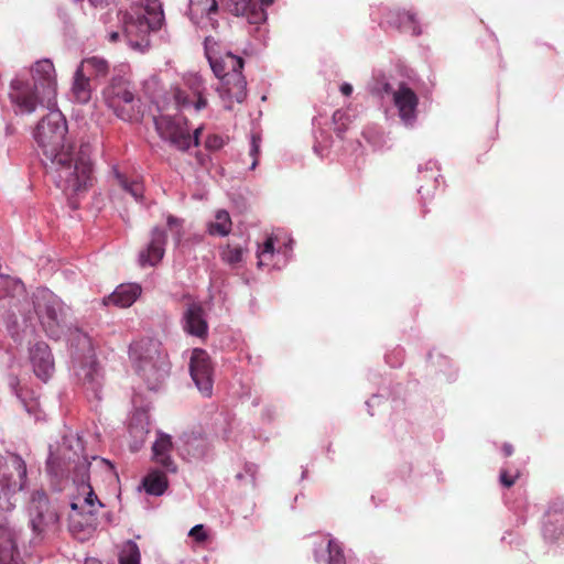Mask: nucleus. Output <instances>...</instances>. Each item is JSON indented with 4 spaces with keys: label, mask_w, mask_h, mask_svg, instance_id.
<instances>
[{
    "label": "nucleus",
    "mask_w": 564,
    "mask_h": 564,
    "mask_svg": "<svg viewBox=\"0 0 564 564\" xmlns=\"http://www.w3.org/2000/svg\"><path fill=\"white\" fill-rule=\"evenodd\" d=\"M169 481L165 473L151 469L142 480V487L151 496H162L167 489Z\"/></svg>",
    "instance_id": "7c9ffc66"
},
{
    "label": "nucleus",
    "mask_w": 564,
    "mask_h": 564,
    "mask_svg": "<svg viewBox=\"0 0 564 564\" xmlns=\"http://www.w3.org/2000/svg\"><path fill=\"white\" fill-rule=\"evenodd\" d=\"M184 330L198 338H205L208 333V325L205 319L204 311L197 303L189 304L183 313Z\"/></svg>",
    "instance_id": "4be33fe9"
},
{
    "label": "nucleus",
    "mask_w": 564,
    "mask_h": 564,
    "mask_svg": "<svg viewBox=\"0 0 564 564\" xmlns=\"http://www.w3.org/2000/svg\"><path fill=\"white\" fill-rule=\"evenodd\" d=\"M518 475L510 476L506 470H502L500 473V481L503 486L510 487L514 484Z\"/></svg>",
    "instance_id": "37998d69"
},
{
    "label": "nucleus",
    "mask_w": 564,
    "mask_h": 564,
    "mask_svg": "<svg viewBox=\"0 0 564 564\" xmlns=\"http://www.w3.org/2000/svg\"><path fill=\"white\" fill-rule=\"evenodd\" d=\"M217 0H189V18L202 30L217 28Z\"/></svg>",
    "instance_id": "aec40b11"
},
{
    "label": "nucleus",
    "mask_w": 564,
    "mask_h": 564,
    "mask_svg": "<svg viewBox=\"0 0 564 564\" xmlns=\"http://www.w3.org/2000/svg\"><path fill=\"white\" fill-rule=\"evenodd\" d=\"M9 99L17 113H33L39 106L52 108L54 98H46L36 84L21 75L15 76L9 86Z\"/></svg>",
    "instance_id": "4468645a"
},
{
    "label": "nucleus",
    "mask_w": 564,
    "mask_h": 564,
    "mask_svg": "<svg viewBox=\"0 0 564 564\" xmlns=\"http://www.w3.org/2000/svg\"><path fill=\"white\" fill-rule=\"evenodd\" d=\"M91 2H94V0H90Z\"/></svg>",
    "instance_id": "6e6d98bb"
},
{
    "label": "nucleus",
    "mask_w": 564,
    "mask_h": 564,
    "mask_svg": "<svg viewBox=\"0 0 564 564\" xmlns=\"http://www.w3.org/2000/svg\"><path fill=\"white\" fill-rule=\"evenodd\" d=\"M259 1L261 4L259 8H262L264 10L267 7L271 6L274 2V0H259Z\"/></svg>",
    "instance_id": "8fccbe9b"
},
{
    "label": "nucleus",
    "mask_w": 564,
    "mask_h": 564,
    "mask_svg": "<svg viewBox=\"0 0 564 564\" xmlns=\"http://www.w3.org/2000/svg\"><path fill=\"white\" fill-rule=\"evenodd\" d=\"M206 147L213 150L220 149L223 147V139L217 135L209 137L206 140Z\"/></svg>",
    "instance_id": "79ce46f5"
},
{
    "label": "nucleus",
    "mask_w": 564,
    "mask_h": 564,
    "mask_svg": "<svg viewBox=\"0 0 564 564\" xmlns=\"http://www.w3.org/2000/svg\"><path fill=\"white\" fill-rule=\"evenodd\" d=\"M90 462L84 455V445L77 434H67L58 448L51 452L47 459V471L54 476L73 474L77 486V495L70 502L69 531L80 540L90 535L97 527V511L102 507L89 484Z\"/></svg>",
    "instance_id": "f257e3e1"
},
{
    "label": "nucleus",
    "mask_w": 564,
    "mask_h": 564,
    "mask_svg": "<svg viewBox=\"0 0 564 564\" xmlns=\"http://www.w3.org/2000/svg\"><path fill=\"white\" fill-rule=\"evenodd\" d=\"M129 355L137 371L154 389L167 376L165 355L160 350V344L152 339H142L130 346Z\"/></svg>",
    "instance_id": "1a4fd4ad"
},
{
    "label": "nucleus",
    "mask_w": 564,
    "mask_h": 564,
    "mask_svg": "<svg viewBox=\"0 0 564 564\" xmlns=\"http://www.w3.org/2000/svg\"><path fill=\"white\" fill-rule=\"evenodd\" d=\"M166 223L171 229L176 228V231L174 234V239H175L176 243H180L182 236H183V232H182L183 220L170 215L166 218Z\"/></svg>",
    "instance_id": "58836bf2"
},
{
    "label": "nucleus",
    "mask_w": 564,
    "mask_h": 564,
    "mask_svg": "<svg viewBox=\"0 0 564 564\" xmlns=\"http://www.w3.org/2000/svg\"><path fill=\"white\" fill-rule=\"evenodd\" d=\"M90 78L80 68H76L70 87L72 98L78 104H87L91 99Z\"/></svg>",
    "instance_id": "c85d7f7f"
},
{
    "label": "nucleus",
    "mask_w": 564,
    "mask_h": 564,
    "mask_svg": "<svg viewBox=\"0 0 564 564\" xmlns=\"http://www.w3.org/2000/svg\"><path fill=\"white\" fill-rule=\"evenodd\" d=\"M247 248L239 243H227L220 250V257L224 262L231 267H236L243 261Z\"/></svg>",
    "instance_id": "f704fd0d"
},
{
    "label": "nucleus",
    "mask_w": 564,
    "mask_h": 564,
    "mask_svg": "<svg viewBox=\"0 0 564 564\" xmlns=\"http://www.w3.org/2000/svg\"><path fill=\"white\" fill-rule=\"evenodd\" d=\"M293 240L288 236L278 234L269 236L262 246H259L257 257L259 268L281 269L290 257Z\"/></svg>",
    "instance_id": "2eb2a0df"
},
{
    "label": "nucleus",
    "mask_w": 564,
    "mask_h": 564,
    "mask_svg": "<svg viewBox=\"0 0 564 564\" xmlns=\"http://www.w3.org/2000/svg\"><path fill=\"white\" fill-rule=\"evenodd\" d=\"M26 464L15 454L0 457V513L12 511L18 502V494L24 488Z\"/></svg>",
    "instance_id": "9d476101"
},
{
    "label": "nucleus",
    "mask_w": 564,
    "mask_h": 564,
    "mask_svg": "<svg viewBox=\"0 0 564 564\" xmlns=\"http://www.w3.org/2000/svg\"><path fill=\"white\" fill-rule=\"evenodd\" d=\"M195 442H197V446L194 447V444L188 441L187 444H186L185 451H186V453L188 455H192L193 457H196V458L203 457L205 452H204L203 448L198 449V447L204 445V441L203 440H195Z\"/></svg>",
    "instance_id": "a19ab883"
},
{
    "label": "nucleus",
    "mask_w": 564,
    "mask_h": 564,
    "mask_svg": "<svg viewBox=\"0 0 564 564\" xmlns=\"http://www.w3.org/2000/svg\"><path fill=\"white\" fill-rule=\"evenodd\" d=\"M85 564H102L100 561H98L97 558H87Z\"/></svg>",
    "instance_id": "603ef678"
},
{
    "label": "nucleus",
    "mask_w": 564,
    "mask_h": 564,
    "mask_svg": "<svg viewBox=\"0 0 564 564\" xmlns=\"http://www.w3.org/2000/svg\"><path fill=\"white\" fill-rule=\"evenodd\" d=\"M204 47L213 73L220 80L217 88L219 97L224 107L230 110L247 97V83L241 73L243 61L230 52L221 53L217 40L212 35L205 36Z\"/></svg>",
    "instance_id": "7ed1b4c3"
},
{
    "label": "nucleus",
    "mask_w": 564,
    "mask_h": 564,
    "mask_svg": "<svg viewBox=\"0 0 564 564\" xmlns=\"http://www.w3.org/2000/svg\"><path fill=\"white\" fill-rule=\"evenodd\" d=\"M227 10L237 17H243L250 24H261L267 21V11L258 8L250 0H225Z\"/></svg>",
    "instance_id": "b1692460"
},
{
    "label": "nucleus",
    "mask_w": 564,
    "mask_h": 564,
    "mask_svg": "<svg viewBox=\"0 0 564 564\" xmlns=\"http://www.w3.org/2000/svg\"><path fill=\"white\" fill-rule=\"evenodd\" d=\"M237 479L241 480L243 478L242 474H237Z\"/></svg>",
    "instance_id": "5fc2aeb1"
},
{
    "label": "nucleus",
    "mask_w": 564,
    "mask_h": 564,
    "mask_svg": "<svg viewBox=\"0 0 564 564\" xmlns=\"http://www.w3.org/2000/svg\"><path fill=\"white\" fill-rule=\"evenodd\" d=\"M148 433L149 421L147 414L142 412L135 413L129 425V434L132 438L130 442V449L132 452H137L143 446Z\"/></svg>",
    "instance_id": "cd10ccee"
},
{
    "label": "nucleus",
    "mask_w": 564,
    "mask_h": 564,
    "mask_svg": "<svg viewBox=\"0 0 564 564\" xmlns=\"http://www.w3.org/2000/svg\"><path fill=\"white\" fill-rule=\"evenodd\" d=\"M30 361L34 373L43 381H46L54 372V359L44 341H37L30 348Z\"/></svg>",
    "instance_id": "412c9836"
},
{
    "label": "nucleus",
    "mask_w": 564,
    "mask_h": 564,
    "mask_svg": "<svg viewBox=\"0 0 564 564\" xmlns=\"http://www.w3.org/2000/svg\"><path fill=\"white\" fill-rule=\"evenodd\" d=\"M17 554L14 532L7 520H0V562L13 564Z\"/></svg>",
    "instance_id": "bb28decb"
},
{
    "label": "nucleus",
    "mask_w": 564,
    "mask_h": 564,
    "mask_svg": "<svg viewBox=\"0 0 564 564\" xmlns=\"http://www.w3.org/2000/svg\"><path fill=\"white\" fill-rule=\"evenodd\" d=\"M246 471L248 473V475L250 476V481L253 482L254 480V474H256V467L252 466V465H248L246 466Z\"/></svg>",
    "instance_id": "49530a36"
},
{
    "label": "nucleus",
    "mask_w": 564,
    "mask_h": 564,
    "mask_svg": "<svg viewBox=\"0 0 564 564\" xmlns=\"http://www.w3.org/2000/svg\"><path fill=\"white\" fill-rule=\"evenodd\" d=\"M172 448L173 443L171 435L159 432L152 445V459L164 467L166 471L176 473L177 467L171 458Z\"/></svg>",
    "instance_id": "393cba45"
},
{
    "label": "nucleus",
    "mask_w": 564,
    "mask_h": 564,
    "mask_svg": "<svg viewBox=\"0 0 564 564\" xmlns=\"http://www.w3.org/2000/svg\"><path fill=\"white\" fill-rule=\"evenodd\" d=\"M141 286L135 283L120 284L105 301L106 305L113 304L118 307H129L141 295Z\"/></svg>",
    "instance_id": "a878e982"
},
{
    "label": "nucleus",
    "mask_w": 564,
    "mask_h": 564,
    "mask_svg": "<svg viewBox=\"0 0 564 564\" xmlns=\"http://www.w3.org/2000/svg\"><path fill=\"white\" fill-rule=\"evenodd\" d=\"M370 89L381 98L389 96L401 123L405 128H414L419 115V96L408 84H395L387 74L378 72L372 77Z\"/></svg>",
    "instance_id": "423d86ee"
},
{
    "label": "nucleus",
    "mask_w": 564,
    "mask_h": 564,
    "mask_svg": "<svg viewBox=\"0 0 564 564\" xmlns=\"http://www.w3.org/2000/svg\"><path fill=\"white\" fill-rule=\"evenodd\" d=\"M83 69V72L90 78H101L105 77L109 72V64L105 58L93 56L85 58L77 66Z\"/></svg>",
    "instance_id": "473e14b6"
},
{
    "label": "nucleus",
    "mask_w": 564,
    "mask_h": 564,
    "mask_svg": "<svg viewBox=\"0 0 564 564\" xmlns=\"http://www.w3.org/2000/svg\"><path fill=\"white\" fill-rule=\"evenodd\" d=\"M344 116H345V113H344L343 111L337 110V111H335V112H334V115H333V120H334L335 122H337V121L341 120V119L344 118Z\"/></svg>",
    "instance_id": "09e8293b"
},
{
    "label": "nucleus",
    "mask_w": 564,
    "mask_h": 564,
    "mask_svg": "<svg viewBox=\"0 0 564 564\" xmlns=\"http://www.w3.org/2000/svg\"><path fill=\"white\" fill-rule=\"evenodd\" d=\"M166 241V232L160 227H154L150 234V241L139 252V264L142 268L158 265L165 254Z\"/></svg>",
    "instance_id": "a211bd4d"
},
{
    "label": "nucleus",
    "mask_w": 564,
    "mask_h": 564,
    "mask_svg": "<svg viewBox=\"0 0 564 564\" xmlns=\"http://www.w3.org/2000/svg\"><path fill=\"white\" fill-rule=\"evenodd\" d=\"M314 556L317 562L346 564L339 543L328 536H318L314 542Z\"/></svg>",
    "instance_id": "5701e85b"
},
{
    "label": "nucleus",
    "mask_w": 564,
    "mask_h": 564,
    "mask_svg": "<svg viewBox=\"0 0 564 564\" xmlns=\"http://www.w3.org/2000/svg\"><path fill=\"white\" fill-rule=\"evenodd\" d=\"M188 535L193 538L196 542H205L207 540V533L204 529L203 524H196L194 525L189 532Z\"/></svg>",
    "instance_id": "ea45409f"
},
{
    "label": "nucleus",
    "mask_w": 564,
    "mask_h": 564,
    "mask_svg": "<svg viewBox=\"0 0 564 564\" xmlns=\"http://www.w3.org/2000/svg\"><path fill=\"white\" fill-rule=\"evenodd\" d=\"M29 525L32 530V544H37L50 533L57 529L59 513L43 490H35L31 495L28 507Z\"/></svg>",
    "instance_id": "f8f14e48"
},
{
    "label": "nucleus",
    "mask_w": 564,
    "mask_h": 564,
    "mask_svg": "<svg viewBox=\"0 0 564 564\" xmlns=\"http://www.w3.org/2000/svg\"><path fill=\"white\" fill-rule=\"evenodd\" d=\"M340 93L345 96H350L352 93V86L349 83H344L340 85Z\"/></svg>",
    "instance_id": "a18cd8bd"
},
{
    "label": "nucleus",
    "mask_w": 564,
    "mask_h": 564,
    "mask_svg": "<svg viewBox=\"0 0 564 564\" xmlns=\"http://www.w3.org/2000/svg\"><path fill=\"white\" fill-rule=\"evenodd\" d=\"M155 130L160 138L177 150L185 151L192 145H198L202 127L191 133L186 119L181 115L161 113L154 117Z\"/></svg>",
    "instance_id": "ddd939ff"
},
{
    "label": "nucleus",
    "mask_w": 564,
    "mask_h": 564,
    "mask_svg": "<svg viewBox=\"0 0 564 564\" xmlns=\"http://www.w3.org/2000/svg\"><path fill=\"white\" fill-rule=\"evenodd\" d=\"M102 101L122 121L137 122L142 118L141 99L121 69L102 89Z\"/></svg>",
    "instance_id": "39448f33"
},
{
    "label": "nucleus",
    "mask_w": 564,
    "mask_h": 564,
    "mask_svg": "<svg viewBox=\"0 0 564 564\" xmlns=\"http://www.w3.org/2000/svg\"><path fill=\"white\" fill-rule=\"evenodd\" d=\"M119 185L123 191L129 193L137 202H140L143 196L144 187L140 182H128L122 175L117 174Z\"/></svg>",
    "instance_id": "e433bc0d"
},
{
    "label": "nucleus",
    "mask_w": 564,
    "mask_h": 564,
    "mask_svg": "<svg viewBox=\"0 0 564 564\" xmlns=\"http://www.w3.org/2000/svg\"><path fill=\"white\" fill-rule=\"evenodd\" d=\"M32 84H36L46 98H54L57 90L56 73L51 59L36 61L31 67Z\"/></svg>",
    "instance_id": "6ab92c4d"
},
{
    "label": "nucleus",
    "mask_w": 564,
    "mask_h": 564,
    "mask_svg": "<svg viewBox=\"0 0 564 564\" xmlns=\"http://www.w3.org/2000/svg\"><path fill=\"white\" fill-rule=\"evenodd\" d=\"M74 348L73 369L85 389L100 398L102 371L96 360L91 339L86 333L76 330L70 338Z\"/></svg>",
    "instance_id": "0eeeda50"
},
{
    "label": "nucleus",
    "mask_w": 564,
    "mask_h": 564,
    "mask_svg": "<svg viewBox=\"0 0 564 564\" xmlns=\"http://www.w3.org/2000/svg\"><path fill=\"white\" fill-rule=\"evenodd\" d=\"M260 143L261 139L257 134L251 135V144H250V155L253 158V161L250 165V170H254L258 165V154L260 152Z\"/></svg>",
    "instance_id": "4c0bfd02"
},
{
    "label": "nucleus",
    "mask_w": 564,
    "mask_h": 564,
    "mask_svg": "<svg viewBox=\"0 0 564 564\" xmlns=\"http://www.w3.org/2000/svg\"><path fill=\"white\" fill-rule=\"evenodd\" d=\"M206 87L203 78L197 74H188L184 76L180 86L173 88V98L175 105L180 109H188L193 107L199 111L207 106L205 97Z\"/></svg>",
    "instance_id": "dca6fc26"
},
{
    "label": "nucleus",
    "mask_w": 564,
    "mask_h": 564,
    "mask_svg": "<svg viewBox=\"0 0 564 564\" xmlns=\"http://www.w3.org/2000/svg\"><path fill=\"white\" fill-rule=\"evenodd\" d=\"M434 167L437 169L436 162H433V161L427 162L426 169H431L432 170Z\"/></svg>",
    "instance_id": "864d4df0"
},
{
    "label": "nucleus",
    "mask_w": 564,
    "mask_h": 564,
    "mask_svg": "<svg viewBox=\"0 0 564 564\" xmlns=\"http://www.w3.org/2000/svg\"><path fill=\"white\" fill-rule=\"evenodd\" d=\"M231 219L227 210L219 209L213 221L208 224V232L214 236L225 237L231 230Z\"/></svg>",
    "instance_id": "72a5a7b5"
},
{
    "label": "nucleus",
    "mask_w": 564,
    "mask_h": 564,
    "mask_svg": "<svg viewBox=\"0 0 564 564\" xmlns=\"http://www.w3.org/2000/svg\"><path fill=\"white\" fill-rule=\"evenodd\" d=\"M108 36H109V41L116 42L119 39L120 34H119V32H110Z\"/></svg>",
    "instance_id": "3c124183"
},
{
    "label": "nucleus",
    "mask_w": 564,
    "mask_h": 564,
    "mask_svg": "<svg viewBox=\"0 0 564 564\" xmlns=\"http://www.w3.org/2000/svg\"><path fill=\"white\" fill-rule=\"evenodd\" d=\"M502 451H503L506 456H510L513 453V447L510 444H505L503 447H502Z\"/></svg>",
    "instance_id": "de8ad7c7"
},
{
    "label": "nucleus",
    "mask_w": 564,
    "mask_h": 564,
    "mask_svg": "<svg viewBox=\"0 0 564 564\" xmlns=\"http://www.w3.org/2000/svg\"><path fill=\"white\" fill-rule=\"evenodd\" d=\"M93 460L96 463V465L100 466L101 468H107L109 470L112 469L111 464L104 458H98V457L94 456Z\"/></svg>",
    "instance_id": "c03bdc74"
},
{
    "label": "nucleus",
    "mask_w": 564,
    "mask_h": 564,
    "mask_svg": "<svg viewBox=\"0 0 564 564\" xmlns=\"http://www.w3.org/2000/svg\"><path fill=\"white\" fill-rule=\"evenodd\" d=\"M140 550L135 542L127 541L120 552V564H140Z\"/></svg>",
    "instance_id": "c9c22d12"
},
{
    "label": "nucleus",
    "mask_w": 564,
    "mask_h": 564,
    "mask_svg": "<svg viewBox=\"0 0 564 564\" xmlns=\"http://www.w3.org/2000/svg\"><path fill=\"white\" fill-rule=\"evenodd\" d=\"M24 295V285L19 279H14L8 275H0V299L12 297L14 302L10 306L9 315L11 310Z\"/></svg>",
    "instance_id": "2f4dec72"
},
{
    "label": "nucleus",
    "mask_w": 564,
    "mask_h": 564,
    "mask_svg": "<svg viewBox=\"0 0 564 564\" xmlns=\"http://www.w3.org/2000/svg\"><path fill=\"white\" fill-rule=\"evenodd\" d=\"M191 377L204 397H210L214 383V365L206 350L195 348L189 359Z\"/></svg>",
    "instance_id": "f3484780"
},
{
    "label": "nucleus",
    "mask_w": 564,
    "mask_h": 564,
    "mask_svg": "<svg viewBox=\"0 0 564 564\" xmlns=\"http://www.w3.org/2000/svg\"><path fill=\"white\" fill-rule=\"evenodd\" d=\"M66 308L63 302L48 289L40 288L32 300L23 297L8 315L7 326L15 341L31 340L39 319L51 337L57 338L65 323Z\"/></svg>",
    "instance_id": "f03ea898"
},
{
    "label": "nucleus",
    "mask_w": 564,
    "mask_h": 564,
    "mask_svg": "<svg viewBox=\"0 0 564 564\" xmlns=\"http://www.w3.org/2000/svg\"><path fill=\"white\" fill-rule=\"evenodd\" d=\"M389 23L398 26L404 32H409L413 35L421 34V29L416 17L413 12L406 10H398L390 12Z\"/></svg>",
    "instance_id": "c756f323"
},
{
    "label": "nucleus",
    "mask_w": 564,
    "mask_h": 564,
    "mask_svg": "<svg viewBox=\"0 0 564 564\" xmlns=\"http://www.w3.org/2000/svg\"><path fill=\"white\" fill-rule=\"evenodd\" d=\"M66 134L67 123L63 113L57 109H51L39 122L34 132V139L42 151L44 164L55 160L62 151L73 148L65 142Z\"/></svg>",
    "instance_id": "6e6552de"
},
{
    "label": "nucleus",
    "mask_w": 564,
    "mask_h": 564,
    "mask_svg": "<svg viewBox=\"0 0 564 564\" xmlns=\"http://www.w3.org/2000/svg\"><path fill=\"white\" fill-rule=\"evenodd\" d=\"M45 166L53 173L54 181L66 195H79L93 183V163L89 145L73 148L51 160Z\"/></svg>",
    "instance_id": "20e7f679"
},
{
    "label": "nucleus",
    "mask_w": 564,
    "mask_h": 564,
    "mask_svg": "<svg viewBox=\"0 0 564 564\" xmlns=\"http://www.w3.org/2000/svg\"><path fill=\"white\" fill-rule=\"evenodd\" d=\"M123 33L128 43L132 47H139L140 44L132 40L133 36L141 37L150 32L161 28L164 21L162 4L159 0H144L142 7L132 9L122 18Z\"/></svg>",
    "instance_id": "9b49d317"
}]
</instances>
